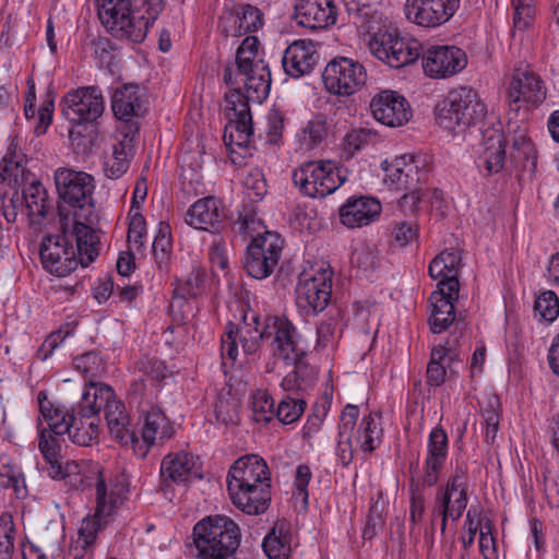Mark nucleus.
Listing matches in <instances>:
<instances>
[{"instance_id": "c756f323", "label": "nucleus", "mask_w": 559, "mask_h": 559, "mask_svg": "<svg viewBox=\"0 0 559 559\" xmlns=\"http://www.w3.org/2000/svg\"><path fill=\"white\" fill-rule=\"evenodd\" d=\"M229 497L235 507L249 515H259L264 513L271 502V484L264 481L229 492Z\"/></svg>"}, {"instance_id": "6e6d98bb", "label": "nucleus", "mask_w": 559, "mask_h": 559, "mask_svg": "<svg viewBox=\"0 0 559 559\" xmlns=\"http://www.w3.org/2000/svg\"><path fill=\"white\" fill-rule=\"evenodd\" d=\"M271 334L272 332L267 331L266 326L261 332L258 331L257 326L253 330L248 329L246 334L242 333L240 336L243 354L249 359L255 360L259 357L262 340L269 337Z\"/></svg>"}, {"instance_id": "680f3d73", "label": "nucleus", "mask_w": 559, "mask_h": 559, "mask_svg": "<svg viewBox=\"0 0 559 559\" xmlns=\"http://www.w3.org/2000/svg\"><path fill=\"white\" fill-rule=\"evenodd\" d=\"M371 138V131L367 129H354L346 134L343 142V148L346 154L353 156L356 152L365 147Z\"/></svg>"}, {"instance_id": "f704fd0d", "label": "nucleus", "mask_w": 559, "mask_h": 559, "mask_svg": "<svg viewBox=\"0 0 559 559\" xmlns=\"http://www.w3.org/2000/svg\"><path fill=\"white\" fill-rule=\"evenodd\" d=\"M112 112L117 119L129 122L142 110L141 87L138 84H124L115 90L111 97Z\"/></svg>"}, {"instance_id": "0eeeda50", "label": "nucleus", "mask_w": 559, "mask_h": 559, "mask_svg": "<svg viewBox=\"0 0 559 559\" xmlns=\"http://www.w3.org/2000/svg\"><path fill=\"white\" fill-rule=\"evenodd\" d=\"M436 120L444 129H465L483 121L486 106L477 91L468 86L451 90L435 108Z\"/></svg>"}, {"instance_id": "ea45409f", "label": "nucleus", "mask_w": 559, "mask_h": 559, "mask_svg": "<svg viewBox=\"0 0 559 559\" xmlns=\"http://www.w3.org/2000/svg\"><path fill=\"white\" fill-rule=\"evenodd\" d=\"M462 254L451 248L440 252L429 264L428 272L432 280H459Z\"/></svg>"}, {"instance_id": "1a4fd4ad", "label": "nucleus", "mask_w": 559, "mask_h": 559, "mask_svg": "<svg viewBox=\"0 0 559 559\" xmlns=\"http://www.w3.org/2000/svg\"><path fill=\"white\" fill-rule=\"evenodd\" d=\"M346 169L333 160H311L293 171V182L299 191L310 198L332 194L346 180Z\"/></svg>"}, {"instance_id": "a18cd8bd", "label": "nucleus", "mask_w": 559, "mask_h": 559, "mask_svg": "<svg viewBox=\"0 0 559 559\" xmlns=\"http://www.w3.org/2000/svg\"><path fill=\"white\" fill-rule=\"evenodd\" d=\"M237 326L229 322L221 337L222 370L227 374L236 365L238 357Z\"/></svg>"}, {"instance_id": "f3484780", "label": "nucleus", "mask_w": 559, "mask_h": 559, "mask_svg": "<svg viewBox=\"0 0 559 559\" xmlns=\"http://www.w3.org/2000/svg\"><path fill=\"white\" fill-rule=\"evenodd\" d=\"M546 97L547 87L538 73L528 66L514 70L508 93L511 106L515 105L516 109L522 105L536 108L544 103Z\"/></svg>"}, {"instance_id": "a19ab883", "label": "nucleus", "mask_w": 559, "mask_h": 559, "mask_svg": "<svg viewBox=\"0 0 559 559\" xmlns=\"http://www.w3.org/2000/svg\"><path fill=\"white\" fill-rule=\"evenodd\" d=\"M460 283L438 282L437 290L429 297L431 311H445L448 316H455L453 302L459 298Z\"/></svg>"}, {"instance_id": "7c9ffc66", "label": "nucleus", "mask_w": 559, "mask_h": 559, "mask_svg": "<svg viewBox=\"0 0 559 559\" xmlns=\"http://www.w3.org/2000/svg\"><path fill=\"white\" fill-rule=\"evenodd\" d=\"M297 306L308 314L323 311L330 304L332 282H298L296 286Z\"/></svg>"}, {"instance_id": "72a5a7b5", "label": "nucleus", "mask_w": 559, "mask_h": 559, "mask_svg": "<svg viewBox=\"0 0 559 559\" xmlns=\"http://www.w3.org/2000/svg\"><path fill=\"white\" fill-rule=\"evenodd\" d=\"M382 168L385 181L396 185L397 189H408L420 180L419 160L413 155L395 157L393 162L384 160Z\"/></svg>"}, {"instance_id": "aec40b11", "label": "nucleus", "mask_w": 559, "mask_h": 559, "mask_svg": "<svg viewBox=\"0 0 559 559\" xmlns=\"http://www.w3.org/2000/svg\"><path fill=\"white\" fill-rule=\"evenodd\" d=\"M226 480L228 493L250 488L255 484L271 481L265 461L257 454L239 457L231 465Z\"/></svg>"}, {"instance_id": "4be33fe9", "label": "nucleus", "mask_w": 559, "mask_h": 559, "mask_svg": "<svg viewBox=\"0 0 559 559\" xmlns=\"http://www.w3.org/2000/svg\"><path fill=\"white\" fill-rule=\"evenodd\" d=\"M382 211L380 201L369 195H352L338 209L340 222L347 228H360L376 222Z\"/></svg>"}, {"instance_id": "6ab92c4d", "label": "nucleus", "mask_w": 559, "mask_h": 559, "mask_svg": "<svg viewBox=\"0 0 559 559\" xmlns=\"http://www.w3.org/2000/svg\"><path fill=\"white\" fill-rule=\"evenodd\" d=\"M466 66V53L456 46H432L423 56L424 71L430 78H450Z\"/></svg>"}, {"instance_id": "0e129e2a", "label": "nucleus", "mask_w": 559, "mask_h": 559, "mask_svg": "<svg viewBox=\"0 0 559 559\" xmlns=\"http://www.w3.org/2000/svg\"><path fill=\"white\" fill-rule=\"evenodd\" d=\"M514 7L513 24L516 28L524 29L528 27L535 10L533 0H511Z\"/></svg>"}, {"instance_id": "e2e57ef3", "label": "nucleus", "mask_w": 559, "mask_h": 559, "mask_svg": "<svg viewBox=\"0 0 559 559\" xmlns=\"http://www.w3.org/2000/svg\"><path fill=\"white\" fill-rule=\"evenodd\" d=\"M328 408L323 404L313 405L311 413L308 415V418L302 427V438L308 440L313 435H316L323 424V420L326 416Z\"/></svg>"}, {"instance_id": "4d7b16f0", "label": "nucleus", "mask_w": 559, "mask_h": 559, "mask_svg": "<svg viewBox=\"0 0 559 559\" xmlns=\"http://www.w3.org/2000/svg\"><path fill=\"white\" fill-rule=\"evenodd\" d=\"M74 368L91 380L97 377L103 370V360L98 353L91 350L76 356L73 359Z\"/></svg>"}, {"instance_id": "c9c22d12", "label": "nucleus", "mask_w": 559, "mask_h": 559, "mask_svg": "<svg viewBox=\"0 0 559 559\" xmlns=\"http://www.w3.org/2000/svg\"><path fill=\"white\" fill-rule=\"evenodd\" d=\"M240 75L243 76L246 88L243 98L248 105L249 102L261 104L267 98L272 80L269 64L265 61H259L255 69L241 73Z\"/></svg>"}, {"instance_id": "69168bd1", "label": "nucleus", "mask_w": 559, "mask_h": 559, "mask_svg": "<svg viewBox=\"0 0 559 559\" xmlns=\"http://www.w3.org/2000/svg\"><path fill=\"white\" fill-rule=\"evenodd\" d=\"M145 226V218L141 213L136 212L131 215L128 228V242L136 246V249H140L143 246Z\"/></svg>"}, {"instance_id": "f03ea898", "label": "nucleus", "mask_w": 559, "mask_h": 559, "mask_svg": "<svg viewBox=\"0 0 559 559\" xmlns=\"http://www.w3.org/2000/svg\"><path fill=\"white\" fill-rule=\"evenodd\" d=\"M97 14L104 27L115 37L142 43L148 28L163 10L162 0H96Z\"/></svg>"}, {"instance_id": "c85d7f7f", "label": "nucleus", "mask_w": 559, "mask_h": 559, "mask_svg": "<svg viewBox=\"0 0 559 559\" xmlns=\"http://www.w3.org/2000/svg\"><path fill=\"white\" fill-rule=\"evenodd\" d=\"M34 178L27 169V157L12 141L0 160V183L19 189Z\"/></svg>"}, {"instance_id": "09e8293b", "label": "nucleus", "mask_w": 559, "mask_h": 559, "mask_svg": "<svg viewBox=\"0 0 559 559\" xmlns=\"http://www.w3.org/2000/svg\"><path fill=\"white\" fill-rule=\"evenodd\" d=\"M307 402L297 395H284L276 407V418L284 425L296 423L305 413Z\"/></svg>"}, {"instance_id": "49530a36", "label": "nucleus", "mask_w": 559, "mask_h": 559, "mask_svg": "<svg viewBox=\"0 0 559 559\" xmlns=\"http://www.w3.org/2000/svg\"><path fill=\"white\" fill-rule=\"evenodd\" d=\"M437 495L448 496L452 499H461L468 503L467 496V481H466V466L464 464H456L453 473L450 475L447 484L437 490Z\"/></svg>"}, {"instance_id": "8fccbe9b", "label": "nucleus", "mask_w": 559, "mask_h": 559, "mask_svg": "<svg viewBox=\"0 0 559 559\" xmlns=\"http://www.w3.org/2000/svg\"><path fill=\"white\" fill-rule=\"evenodd\" d=\"M209 271L210 275L206 271L200 273L197 280H219L221 277H226L229 273L228 266V258L225 252V248L222 245H213L209 252Z\"/></svg>"}, {"instance_id": "393cba45", "label": "nucleus", "mask_w": 559, "mask_h": 559, "mask_svg": "<svg viewBox=\"0 0 559 559\" xmlns=\"http://www.w3.org/2000/svg\"><path fill=\"white\" fill-rule=\"evenodd\" d=\"M336 7L333 0H297L295 19L309 29H322L336 22Z\"/></svg>"}, {"instance_id": "a211bd4d", "label": "nucleus", "mask_w": 559, "mask_h": 559, "mask_svg": "<svg viewBox=\"0 0 559 559\" xmlns=\"http://www.w3.org/2000/svg\"><path fill=\"white\" fill-rule=\"evenodd\" d=\"M460 0H406L405 16L423 27H437L447 23L459 10Z\"/></svg>"}, {"instance_id": "338daca9", "label": "nucleus", "mask_w": 559, "mask_h": 559, "mask_svg": "<svg viewBox=\"0 0 559 559\" xmlns=\"http://www.w3.org/2000/svg\"><path fill=\"white\" fill-rule=\"evenodd\" d=\"M215 418L224 425L236 424L238 420L236 404L228 399H219L214 407Z\"/></svg>"}, {"instance_id": "7ed1b4c3", "label": "nucleus", "mask_w": 559, "mask_h": 559, "mask_svg": "<svg viewBox=\"0 0 559 559\" xmlns=\"http://www.w3.org/2000/svg\"><path fill=\"white\" fill-rule=\"evenodd\" d=\"M37 400L39 412L48 425V428L40 430H46L52 437H57L59 443L63 435H68L73 443L82 447L90 445L93 440L97 439L100 419L94 414L80 412L81 404L78 403L70 408L56 404L48 400L45 391H39Z\"/></svg>"}, {"instance_id": "39448f33", "label": "nucleus", "mask_w": 559, "mask_h": 559, "mask_svg": "<svg viewBox=\"0 0 559 559\" xmlns=\"http://www.w3.org/2000/svg\"><path fill=\"white\" fill-rule=\"evenodd\" d=\"M145 383L143 380H135L130 384V403L136 404L140 413L139 423L142 424L141 437L134 431V441L130 442L134 453L145 457L150 448L156 440L164 441L174 436V427L166 418L159 407L144 400Z\"/></svg>"}, {"instance_id": "2eb2a0df", "label": "nucleus", "mask_w": 559, "mask_h": 559, "mask_svg": "<svg viewBox=\"0 0 559 559\" xmlns=\"http://www.w3.org/2000/svg\"><path fill=\"white\" fill-rule=\"evenodd\" d=\"M104 109L105 99L97 86L72 90L62 99V115L74 124L95 122Z\"/></svg>"}, {"instance_id": "f8f14e48", "label": "nucleus", "mask_w": 559, "mask_h": 559, "mask_svg": "<svg viewBox=\"0 0 559 559\" xmlns=\"http://www.w3.org/2000/svg\"><path fill=\"white\" fill-rule=\"evenodd\" d=\"M284 240L276 233L265 231L258 235L247 246L243 270L253 280L269 277L277 266L282 255Z\"/></svg>"}, {"instance_id": "4c0bfd02", "label": "nucleus", "mask_w": 559, "mask_h": 559, "mask_svg": "<svg viewBox=\"0 0 559 559\" xmlns=\"http://www.w3.org/2000/svg\"><path fill=\"white\" fill-rule=\"evenodd\" d=\"M104 417L111 437L119 443L130 445V442L134 441V430L131 428L130 417L120 400L111 401V405L108 406Z\"/></svg>"}, {"instance_id": "3c124183", "label": "nucleus", "mask_w": 559, "mask_h": 559, "mask_svg": "<svg viewBox=\"0 0 559 559\" xmlns=\"http://www.w3.org/2000/svg\"><path fill=\"white\" fill-rule=\"evenodd\" d=\"M273 397L265 390H258L252 395V413L257 423L269 424L276 416Z\"/></svg>"}, {"instance_id": "4468645a", "label": "nucleus", "mask_w": 559, "mask_h": 559, "mask_svg": "<svg viewBox=\"0 0 559 559\" xmlns=\"http://www.w3.org/2000/svg\"><path fill=\"white\" fill-rule=\"evenodd\" d=\"M38 448L48 464L47 473L52 479L64 480L71 490H81L90 486L88 477L81 472L76 462L67 461L62 464L59 461L61 444L57 437H52L46 430H39Z\"/></svg>"}, {"instance_id": "473e14b6", "label": "nucleus", "mask_w": 559, "mask_h": 559, "mask_svg": "<svg viewBox=\"0 0 559 559\" xmlns=\"http://www.w3.org/2000/svg\"><path fill=\"white\" fill-rule=\"evenodd\" d=\"M506 162L504 136L502 133L493 131L483 143V151L478 156L477 166L480 173L488 177L502 171Z\"/></svg>"}, {"instance_id": "bf43d9fd", "label": "nucleus", "mask_w": 559, "mask_h": 559, "mask_svg": "<svg viewBox=\"0 0 559 559\" xmlns=\"http://www.w3.org/2000/svg\"><path fill=\"white\" fill-rule=\"evenodd\" d=\"M409 521L416 525L421 522L425 512V497L423 487L415 479L409 484Z\"/></svg>"}, {"instance_id": "13d9d810", "label": "nucleus", "mask_w": 559, "mask_h": 559, "mask_svg": "<svg viewBox=\"0 0 559 559\" xmlns=\"http://www.w3.org/2000/svg\"><path fill=\"white\" fill-rule=\"evenodd\" d=\"M134 368L143 376L148 377L153 381H163L167 377V367L165 362L158 358L142 356L135 362Z\"/></svg>"}, {"instance_id": "de8ad7c7", "label": "nucleus", "mask_w": 559, "mask_h": 559, "mask_svg": "<svg viewBox=\"0 0 559 559\" xmlns=\"http://www.w3.org/2000/svg\"><path fill=\"white\" fill-rule=\"evenodd\" d=\"M329 134L326 118L318 115L307 122L301 131V143L308 150H314L322 145Z\"/></svg>"}, {"instance_id": "bb28decb", "label": "nucleus", "mask_w": 559, "mask_h": 559, "mask_svg": "<svg viewBox=\"0 0 559 559\" xmlns=\"http://www.w3.org/2000/svg\"><path fill=\"white\" fill-rule=\"evenodd\" d=\"M448 457V435L445 430L435 427L428 437L427 455L424 464L423 483L428 487L437 485Z\"/></svg>"}, {"instance_id": "603ef678", "label": "nucleus", "mask_w": 559, "mask_h": 559, "mask_svg": "<svg viewBox=\"0 0 559 559\" xmlns=\"http://www.w3.org/2000/svg\"><path fill=\"white\" fill-rule=\"evenodd\" d=\"M130 160L123 142L114 145L112 156L104 164V171L109 179H119L129 169Z\"/></svg>"}, {"instance_id": "20e7f679", "label": "nucleus", "mask_w": 559, "mask_h": 559, "mask_svg": "<svg viewBox=\"0 0 559 559\" xmlns=\"http://www.w3.org/2000/svg\"><path fill=\"white\" fill-rule=\"evenodd\" d=\"M192 537L200 559H237L239 527L225 515L199 521L193 527Z\"/></svg>"}, {"instance_id": "a878e982", "label": "nucleus", "mask_w": 559, "mask_h": 559, "mask_svg": "<svg viewBox=\"0 0 559 559\" xmlns=\"http://www.w3.org/2000/svg\"><path fill=\"white\" fill-rule=\"evenodd\" d=\"M226 218L225 207L219 199L206 197L195 201L186 214V222L201 230L218 231Z\"/></svg>"}, {"instance_id": "412c9836", "label": "nucleus", "mask_w": 559, "mask_h": 559, "mask_svg": "<svg viewBox=\"0 0 559 559\" xmlns=\"http://www.w3.org/2000/svg\"><path fill=\"white\" fill-rule=\"evenodd\" d=\"M370 109L376 120L384 126L395 128L405 124L412 117L406 98L394 91H381L373 96Z\"/></svg>"}, {"instance_id": "79ce46f5", "label": "nucleus", "mask_w": 559, "mask_h": 559, "mask_svg": "<svg viewBox=\"0 0 559 559\" xmlns=\"http://www.w3.org/2000/svg\"><path fill=\"white\" fill-rule=\"evenodd\" d=\"M451 353L455 355V348L449 342L432 349L427 366V383L429 385L440 386L444 383L447 376L445 359Z\"/></svg>"}, {"instance_id": "dca6fc26", "label": "nucleus", "mask_w": 559, "mask_h": 559, "mask_svg": "<svg viewBox=\"0 0 559 559\" xmlns=\"http://www.w3.org/2000/svg\"><path fill=\"white\" fill-rule=\"evenodd\" d=\"M266 329L274 333L272 346L275 357L297 368L305 365L307 352L300 346L297 330L290 321L286 318L267 317Z\"/></svg>"}, {"instance_id": "f257e3e1", "label": "nucleus", "mask_w": 559, "mask_h": 559, "mask_svg": "<svg viewBox=\"0 0 559 559\" xmlns=\"http://www.w3.org/2000/svg\"><path fill=\"white\" fill-rule=\"evenodd\" d=\"M99 237L92 226L74 222L69 229L62 222L57 235L43 238L40 261L46 271L57 277H66L79 263L86 267L98 255Z\"/></svg>"}, {"instance_id": "052dcab7", "label": "nucleus", "mask_w": 559, "mask_h": 559, "mask_svg": "<svg viewBox=\"0 0 559 559\" xmlns=\"http://www.w3.org/2000/svg\"><path fill=\"white\" fill-rule=\"evenodd\" d=\"M267 143L277 145L280 144L284 129V115L277 107H272L267 114Z\"/></svg>"}, {"instance_id": "5701e85b", "label": "nucleus", "mask_w": 559, "mask_h": 559, "mask_svg": "<svg viewBox=\"0 0 559 559\" xmlns=\"http://www.w3.org/2000/svg\"><path fill=\"white\" fill-rule=\"evenodd\" d=\"M198 457L186 451L169 453L164 456L160 463V477L166 486L173 484L187 485L192 479L202 478L197 467Z\"/></svg>"}, {"instance_id": "5fc2aeb1", "label": "nucleus", "mask_w": 559, "mask_h": 559, "mask_svg": "<svg viewBox=\"0 0 559 559\" xmlns=\"http://www.w3.org/2000/svg\"><path fill=\"white\" fill-rule=\"evenodd\" d=\"M237 16L239 31L245 34L257 32L263 25V13L251 4H242Z\"/></svg>"}, {"instance_id": "2f4dec72", "label": "nucleus", "mask_w": 559, "mask_h": 559, "mask_svg": "<svg viewBox=\"0 0 559 559\" xmlns=\"http://www.w3.org/2000/svg\"><path fill=\"white\" fill-rule=\"evenodd\" d=\"M359 417V408L347 404L341 413L336 438L335 455L338 462L347 467L354 459L353 431Z\"/></svg>"}, {"instance_id": "864d4df0", "label": "nucleus", "mask_w": 559, "mask_h": 559, "mask_svg": "<svg viewBox=\"0 0 559 559\" xmlns=\"http://www.w3.org/2000/svg\"><path fill=\"white\" fill-rule=\"evenodd\" d=\"M534 310L542 319L552 322L559 314V298L552 290L540 293L534 304Z\"/></svg>"}, {"instance_id": "cd10ccee", "label": "nucleus", "mask_w": 559, "mask_h": 559, "mask_svg": "<svg viewBox=\"0 0 559 559\" xmlns=\"http://www.w3.org/2000/svg\"><path fill=\"white\" fill-rule=\"evenodd\" d=\"M21 188L29 226L34 230H39L52 210L48 192L44 185L35 178H32L27 185H23Z\"/></svg>"}, {"instance_id": "b1692460", "label": "nucleus", "mask_w": 559, "mask_h": 559, "mask_svg": "<svg viewBox=\"0 0 559 559\" xmlns=\"http://www.w3.org/2000/svg\"><path fill=\"white\" fill-rule=\"evenodd\" d=\"M318 59L319 53L312 40L298 39L285 49L282 66L287 75L299 79L313 71Z\"/></svg>"}, {"instance_id": "9b49d317", "label": "nucleus", "mask_w": 559, "mask_h": 559, "mask_svg": "<svg viewBox=\"0 0 559 559\" xmlns=\"http://www.w3.org/2000/svg\"><path fill=\"white\" fill-rule=\"evenodd\" d=\"M369 49L377 59L395 69L413 63L423 53L419 40L403 37L397 29L376 33L369 40Z\"/></svg>"}, {"instance_id": "58836bf2", "label": "nucleus", "mask_w": 559, "mask_h": 559, "mask_svg": "<svg viewBox=\"0 0 559 559\" xmlns=\"http://www.w3.org/2000/svg\"><path fill=\"white\" fill-rule=\"evenodd\" d=\"M293 535L286 522H276L264 537L262 547L270 559H288Z\"/></svg>"}, {"instance_id": "774afa93", "label": "nucleus", "mask_w": 559, "mask_h": 559, "mask_svg": "<svg viewBox=\"0 0 559 559\" xmlns=\"http://www.w3.org/2000/svg\"><path fill=\"white\" fill-rule=\"evenodd\" d=\"M337 326V320L334 317H329L322 320L317 326V347H326L334 337V332Z\"/></svg>"}, {"instance_id": "9d476101", "label": "nucleus", "mask_w": 559, "mask_h": 559, "mask_svg": "<svg viewBox=\"0 0 559 559\" xmlns=\"http://www.w3.org/2000/svg\"><path fill=\"white\" fill-rule=\"evenodd\" d=\"M123 486H115V489L107 491L103 474L97 473L96 481V509L93 515L86 516L79 528V537L75 542V550L81 549L79 556L91 550L96 542L97 535L109 523V518L118 504L122 503Z\"/></svg>"}, {"instance_id": "37998d69", "label": "nucleus", "mask_w": 559, "mask_h": 559, "mask_svg": "<svg viewBox=\"0 0 559 559\" xmlns=\"http://www.w3.org/2000/svg\"><path fill=\"white\" fill-rule=\"evenodd\" d=\"M467 503L461 499H452L448 496L436 493V502L433 513L441 516V533L444 534L447 530L448 520L453 522L457 521L465 511Z\"/></svg>"}, {"instance_id": "e433bc0d", "label": "nucleus", "mask_w": 559, "mask_h": 559, "mask_svg": "<svg viewBox=\"0 0 559 559\" xmlns=\"http://www.w3.org/2000/svg\"><path fill=\"white\" fill-rule=\"evenodd\" d=\"M111 401H119L111 386L102 382L90 381L79 402L81 404L80 412L84 411L99 417L102 411L104 414L108 411Z\"/></svg>"}, {"instance_id": "ddd939ff", "label": "nucleus", "mask_w": 559, "mask_h": 559, "mask_svg": "<svg viewBox=\"0 0 559 559\" xmlns=\"http://www.w3.org/2000/svg\"><path fill=\"white\" fill-rule=\"evenodd\" d=\"M366 79L364 66L347 57L334 58L322 73L325 90L337 96L355 94L364 86Z\"/></svg>"}, {"instance_id": "423d86ee", "label": "nucleus", "mask_w": 559, "mask_h": 559, "mask_svg": "<svg viewBox=\"0 0 559 559\" xmlns=\"http://www.w3.org/2000/svg\"><path fill=\"white\" fill-rule=\"evenodd\" d=\"M55 183L60 199L70 207L74 222L92 226L96 221L93 176L70 168H58L55 171Z\"/></svg>"}, {"instance_id": "6e6552de", "label": "nucleus", "mask_w": 559, "mask_h": 559, "mask_svg": "<svg viewBox=\"0 0 559 559\" xmlns=\"http://www.w3.org/2000/svg\"><path fill=\"white\" fill-rule=\"evenodd\" d=\"M223 80L229 87V94L226 95V102L229 109L234 111L235 119H230L225 126L224 143L233 153L237 150L243 151L246 154L252 144L253 126L250 107L243 98V93L237 86V82L233 80V70L230 66L225 67Z\"/></svg>"}, {"instance_id": "c03bdc74", "label": "nucleus", "mask_w": 559, "mask_h": 559, "mask_svg": "<svg viewBox=\"0 0 559 559\" xmlns=\"http://www.w3.org/2000/svg\"><path fill=\"white\" fill-rule=\"evenodd\" d=\"M382 428L374 417L369 414L365 416L358 428L357 440L365 453H371L381 443Z\"/></svg>"}]
</instances>
